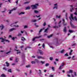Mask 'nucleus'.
<instances>
[{
    "label": "nucleus",
    "instance_id": "f257e3e1",
    "mask_svg": "<svg viewBox=\"0 0 77 77\" xmlns=\"http://www.w3.org/2000/svg\"><path fill=\"white\" fill-rule=\"evenodd\" d=\"M38 4H36L35 5H32L31 6L32 9H36V8H37V6H38Z\"/></svg>",
    "mask_w": 77,
    "mask_h": 77
},
{
    "label": "nucleus",
    "instance_id": "f03ea898",
    "mask_svg": "<svg viewBox=\"0 0 77 77\" xmlns=\"http://www.w3.org/2000/svg\"><path fill=\"white\" fill-rule=\"evenodd\" d=\"M0 39H2V40L1 41V42H5V41H6V42H10L9 40L5 39V38H3L2 37L0 38Z\"/></svg>",
    "mask_w": 77,
    "mask_h": 77
},
{
    "label": "nucleus",
    "instance_id": "7ed1b4c3",
    "mask_svg": "<svg viewBox=\"0 0 77 77\" xmlns=\"http://www.w3.org/2000/svg\"><path fill=\"white\" fill-rule=\"evenodd\" d=\"M18 23L17 22H16L15 23H13L11 24V27H19V26H18V25H17L16 26L15 25H13V24H16V23Z\"/></svg>",
    "mask_w": 77,
    "mask_h": 77
},
{
    "label": "nucleus",
    "instance_id": "20e7f679",
    "mask_svg": "<svg viewBox=\"0 0 77 77\" xmlns=\"http://www.w3.org/2000/svg\"><path fill=\"white\" fill-rule=\"evenodd\" d=\"M70 24L72 28H73L74 29H75L76 28V26L72 24V23L71 22H70Z\"/></svg>",
    "mask_w": 77,
    "mask_h": 77
},
{
    "label": "nucleus",
    "instance_id": "39448f33",
    "mask_svg": "<svg viewBox=\"0 0 77 77\" xmlns=\"http://www.w3.org/2000/svg\"><path fill=\"white\" fill-rule=\"evenodd\" d=\"M38 51L41 55H43L44 54V52L38 49Z\"/></svg>",
    "mask_w": 77,
    "mask_h": 77
},
{
    "label": "nucleus",
    "instance_id": "423d86ee",
    "mask_svg": "<svg viewBox=\"0 0 77 77\" xmlns=\"http://www.w3.org/2000/svg\"><path fill=\"white\" fill-rule=\"evenodd\" d=\"M41 38V36H39L38 37H36L33 38V39H32V41H34L35 40V39H36V38Z\"/></svg>",
    "mask_w": 77,
    "mask_h": 77
},
{
    "label": "nucleus",
    "instance_id": "0eeeda50",
    "mask_svg": "<svg viewBox=\"0 0 77 77\" xmlns=\"http://www.w3.org/2000/svg\"><path fill=\"white\" fill-rule=\"evenodd\" d=\"M19 61V59L17 57H16L15 62H18Z\"/></svg>",
    "mask_w": 77,
    "mask_h": 77
},
{
    "label": "nucleus",
    "instance_id": "6e6552de",
    "mask_svg": "<svg viewBox=\"0 0 77 77\" xmlns=\"http://www.w3.org/2000/svg\"><path fill=\"white\" fill-rule=\"evenodd\" d=\"M66 31H67L66 27H65L64 28V29H63V32H65V33H66Z\"/></svg>",
    "mask_w": 77,
    "mask_h": 77
},
{
    "label": "nucleus",
    "instance_id": "1a4fd4ad",
    "mask_svg": "<svg viewBox=\"0 0 77 77\" xmlns=\"http://www.w3.org/2000/svg\"><path fill=\"white\" fill-rule=\"evenodd\" d=\"M63 26H66V25L67 23H66L65 24V20H64V19H63Z\"/></svg>",
    "mask_w": 77,
    "mask_h": 77
},
{
    "label": "nucleus",
    "instance_id": "9d476101",
    "mask_svg": "<svg viewBox=\"0 0 77 77\" xmlns=\"http://www.w3.org/2000/svg\"><path fill=\"white\" fill-rule=\"evenodd\" d=\"M37 58L38 59H44V57H42L41 56H37Z\"/></svg>",
    "mask_w": 77,
    "mask_h": 77
},
{
    "label": "nucleus",
    "instance_id": "9b49d317",
    "mask_svg": "<svg viewBox=\"0 0 77 77\" xmlns=\"http://www.w3.org/2000/svg\"><path fill=\"white\" fill-rule=\"evenodd\" d=\"M15 51H19V52H17V54H19V53H21V52H20V50H17L15 49H14Z\"/></svg>",
    "mask_w": 77,
    "mask_h": 77
},
{
    "label": "nucleus",
    "instance_id": "f8f14e48",
    "mask_svg": "<svg viewBox=\"0 0 77 77\" xmlns=\"http://www.w3.org/2000/svg\"><path fill=\"white\" fill-rule=\"evenodd\" d=\"M69 32L70 33H73V32H74V31L69 29Z\"/></svg>",
    "mask_w": 77,
    "mask_h": 77
},
{
    "label": "nucleus",
    "instance_id": "ddd939ff",
    "mask_svg": "<svg viewBox=\"0 0 77 77\" xmlns=\"http://www.w3.org/2000/svg\"><path fill=\"white\" fill-rule=\"evenodd\" d=\"M64 65V63H62V65H61L60 66V67L59 69H61V68H62V66H63Z\"/></svg>",
    "mask_w": 77,
    "mask_h": 77
},
{
    "label": "nucleus",
    "instance_id": "4468645a",
    "mask_svg": "<svg viewBox=\"0 0 77 77\" xmlns=\"http://www.w3.org/2000/svg\"><path fill=\"white\" fill-rule=\"evenodd\" d=\"M70 7H72V9H70V12H72V10L74 9L73 8V7L72 5H70Z\"/></svg>",
    "mask_w": 77,
    "mask_h": 77
},
{
    "label": "nucleus",
    "instance_id": "2eb2a0df",
    "mask_svg": "<svg viewBox=\"0 0 77 77\" xmlns=\"http://www.w3.org/2000/svg\"><path fill=\"white\" fill-rule=\"evenodd\" d=\"M16 30V29L15 28H13L10 29L9 31H13V30Z\"/></svg>",
    "mask_w": 77,
    "mask_h": 77
},
{
    "label": "nucleus",
    "instance_id": "dca6fc26",
    "mask_svg": "<svg viewBox=\"0 0 77 77\" xmlns=\"http://www.w3.org/2000/svg\"><path fill=\"white\" fill-rule=\"evenodd\" d=\"M48 28H47L45 30V31L44 32L45 33V32H46V33H48Z\"/></svg>",
    "mask_w": 77,
    "mask_h": 77
},
{
    "label": "nucleus",
    "instance_id": "f3484780",
    "mask_svg": "<svg viewBox=\"0 0 77 77\" xmlns=\"http://www.w3.org/2000/svg\"><path fill=\"white\" fill-rule=\"evenodd\" d=\"M73 15L72 14H71V15H70V17L72 19V20H74V17H73Z\"/></svg>",
    "mask_w": 77,
    "mask_h": 77
},
{
    "label": "nucleus",
    "instance_id": "a211bd4d",
    "mask_svg": "<svg viewBox=\"0 0 77 77\" xmlns=\"http://www.w3.org/2000/svg\"><path fill=\"white\" fill-rule=\"evenodd\" d=\"M21 40L23 41H24L26 40V39L24 37H22Z\"/></svg>",
    "mask_w": 77,
    "mask_h": 77
},
{
    "label": "nucleus",
    "instance_id": "6ab92c4d",
    "mask_svg": "<svg viewBox=\"0 0 77 77\" xmlns=\"http://www.w3.org/2000/svg\"><path fill=\"white\" fill-rule=\"evenodd\" d=\"M5 63L7 64V66L8 67L9 66V63H8L7 62H6Z\"/></svg>",
    "mask_w": 77,
    "mask_h": 77
},
{
    "label": "nucleus",
    "instance_id": "aec40b11",
    "mask_svg": "<svg viewBox=\"0 0 77 77\" xmlns=\"http://www.w3.org/2000/svg\"><path fill=\"white\" fill-rule=\"evenodd\" d=\"M52 36H53V34H51L50 35H48V38H51V37H52Z\"/></svg>",
    "mask_w": 77,
    "mask_h": 77
},
{
    "label": "nucleus",
    "instance_id": "412c9836",
    "mask_svg": "<svg viewBox=\"0 0 77 77\" xmlns=\"http://www.w3.org/2000/svg\"><path fill=\"white\" fill-rule=\"evenodd\" d=\"M1 27H2L1 30H3V29L4 28V26H3V25H2Z\"/></svg>",
    "mask_w": 77,
    "mask_h": 77
},
{
    "label": "nucleus",
    "instance_id": "4be33fe9",
    "mask_svg": "<svg viewBox=\"0 0 77 77\" xmlns=\"http://www.w3.org/2000/svg\"><path fill=\"white\" fill-rule=\"evenodd\" d=\"M30 9V7L29 6L26 7V10H27L28 9Z\"/></svg>",
    "mask_w": 77,
    "mask_h": 77
},
{
    "label": "nucleus",
    "instance_id": "5701e85b",
    "mask_svg": "<svg viewBox=\"0 0 77 77\" xmlns=\"http://www.w3.org/2000/svg\"><path fill=\"white\" fill-rule=\"evenodd\" d=\"M8 72H12V70H11V69H8Z\"/></svg>",
    "mask_w": 77,
    "mask_h": 77
},
{
    "label": "nucleus",
    "instance_id": "b1692460",
    "mask_svg": "<svg viewBox=\"0 0 77 77\" xmlns=\"http://www.w3.org/2000/svg\"><path fill=\"white\" fill-rule=\"evenodd\" d=\"M35 62H37V63H38L39 62V60L37 59H35Z\"/></svg>",
    "mask_w": 77,
    "mask_h": 77
},
{
    "label": "nucleus",
    "instance_id": "393cba45",
    "mask_svg": "<svg viewBox=\"0 0 77 77\" xmlns=\"http://www.w3.org/2000/svg\"><path fill=\"white\" fill-rule=\"evenodd\" d=\"M64 51H65V50H63L61 51H60V53H63Z\"/></svg>",
    "mask_w": 77,
    "mask_h": 77
},
{
    "label": "nucleus",
    "instance_id": "a878e982",
    "mask_svg": "<svg viewBox=\"0 0 77 77\" xmlns=\"http://www.w3.org/2000/svg\"><path fill=\"white\" fill-rule=\"evenodd\" d=\"M36 63V62L35 61H31V63L32 64H34Z\"/></svg>",
    "mask_w": 77,
    "mask_h": 77
},
{
    "label": "nucleus",
    "instance_id": "bb28decb",
    "mask_svg": "<svg viewBox=\"0 0 77 77\" xmlns=\"http://www.w3.org/2000/svg\"><path fill=\"white\" fill-rule=\"evenodd\" d=\"M26 68H29V67H30V65H29L26 66Z\"/></svg>",
    "mask_w": 77,
    "mask_h": 77
},
{
    "label": "nucleus",
    "instance_id": "cd10ccee",
    "mask_svg": "<svg viewBox=\"0 0 77 77\" xmlns=\"http://www.w3.org/2000/svg\"><path fill=\"white\" fill-rule=\"evenodd\" d=\"M34 12L35 14H37V13H38V11H36V10H35Z\"/></svg>",
    "mask_w": 77,
    "mask_h": 77
},
{
    "label": "nucleus",
    "instance_id": "c85d7f7f",
    "mask_svg": "<svg viewBox=\"0 0 77 77\" xmlns=\"http://www.w3.org/2000/svg\"><path fill=\"white\" fill-rule=\"evenodd\" d=\"M76 45V43H73L72 45V46H75Z\"/></svg>",
    "mask_w": 77,
    "mask_h": 77
},
{
    "label": "nucleus",
    "instance_id": "c756f323",
    "mask_svg": "<svg viewBox=\"0 0 77 77\" xmlns=\"http://www.w3.org/2000/svg\"><path fill=\"white\" fill-rule=\"evenodd\" d=\"M21 14H24V12H21L19 14L20 15H21Z\"/></svg>",
    "mask_w": 77,
    "mask_h": 77
},
{
    "label": "nucleus",
    "instance_id": "7c9ffc66",
    "mask_svg": "<svg viewBox=\"0 0 77 77\" xmlns=\"http://www.w3.org/2000/svg\"><path fill=\"white\" fill-rule=\"evenodd\" d=\"M35 26L36 27H39V26L38 25H36V23H35V24H34Z\"/></svg>",
    "mask_w": 77,
    "mask_h": 77
},
{
    "label": "nucleus",
    "instance_id": "2f4dec72",
    "mask_svg": "<svg viewBox=\"0 0 77 77\" xmlns=\"http://www.w3.org/2000/svg\"><path fill=\"white\" fill-rule=\"evenodd\" d=\"M56 17H57V18H60V15L58 17V16L57 15Z\"/></svg>",
    "mask_w": 77,
    "mask_h": 77
},
{
    "label": "nucleus",
    "instance_id": "473e14b6",
    "mask_svg": "<svg viewBox=\"0 0 77 77\" xmlns=\"http://www.w3.org/2000/svg\"><path fill=\"white\" fill-rule=\"evenodd\" d=\"M32 22H36V20H31Z\"/></svg>",
    "mask_w": 77,
    "mask_h": 77
},
{
    "label": "nucleus",
    "instance_id": "72a5a7b5",
    "mask_svg": "<svg viewBox=\"0 0 77 77\" xmlns=\"http://www.w3.org/2000/svg\"><path fill=\"white\" fill-rule=\"evenodd\" d=\"M45 66H49V64L48 63L46 64L45 65Z\"/></svg>",
    "mask_w": 77,
    "mask_h": 77
},
{
    "label": "nucleus",
    "instance_id": "f704fd0d",
    "mask_svg": "<svg viewBox=\"0 0 77 77\" xmlns=\"http://www.w3.org/2000/svg\"><path fill=\"white\" fill-rule=\"evenodd\" d=\"M14 58V57H11L10 58V60H12V59Z\"/></svg>",
    "mask_w": 77,
    "mask_h": 77
},
{
    "label": "nucleus",
    "instance_id": "c9c22d12",
    "mask_svg": "<svg viewBox=\"0 0 77 77\" xmlns=\"http://www.w3.org/2000/svg\"><path fill=\"white\" fill-rule=\"evenodd\" d=\"M22 35L20 33H19L17 35L18 36H21Z\"/></svg>",
    "mask_w": 77,
    "mask_h": 77
},
{
    "label": "nucleus",
    "instance_id": "e433bc0d",
    "mask_svg": "<svg viewBox=\"0 0 77 77\" xmlns=\"http://www.w3.org/2000/svg\"><path fill=\"white\" fill-rule=\"evenodd\" d=\"M13 11V10H11L9 12V14H11L12 11Z\"/></svg>",
    "mask_w": 77,
    "mask_h": 77
},
{
    "label": "nucleus",
    "instance_id": "4c0bfd02",
    "mask_svg": "<svg viewBox=\"0 0 77 77\" xmlns=\"http://www.w3.org/2000/svg\"><path fill=\"white\" fill-rule=\"evenodd\" d=\"M65 56H68V53H66L65 54Z\"/></svg>",
    "mask_w": 77,
    "mask_h": 77
},
{
    "label": "nucleus",
    "instance_id": "58836bf2",
    "mask_svg": "<svg viewBox=\"0 0 77 77\" xmlns=\"http://www.w3.org/2000/svg\"><path fill=\"white\" fill-rule=\"evenodd\" d=\"M52 69L54 71V67H52Z\"/></svg>",
    "mask_w": 77,
    "mask_h": 77
},
{
    "label": "nucleus",
    "instance_id": "ea45409f",
    "mask_svg": "<svg viewBox=\"0 0 77 77\" xmlns=\"http://www.w3.org/2000/svg\"><path fill=\"white\" fill-rule=\"evenodd\" d=\"M46 26V23L45 22L43 24V26Z\"/></svg>",
    "mask_w": 77,
    "mask_h": 77
},
{
    "label": "nucleus",
    "instance_id": "a19ab883",
    "mask_svg": "<svg viewBox=\"0 0 77 77\" xmlns=\"http://www.w3.org/2000/svg\"><path fill=\"white\" fill-rule=\"evenodd\" d=\"M55 8H56V9H57V7L55 6L54 7L53 9H54Z\"/></svg>",
    "mask_w": 77,
    "mask_h": 77
},
{
    "label": "nucleus",
    "instance_id": "79ce46f5",
    "mask_svg": "<svg viewBox=\"0 0 77 77\" xmlns=\"http://www.w3.org/2000/svg\"><path fill=\"white\" fill-rule=\"evenodd\" d=\"M69 71L70 73H72V70H69Z\"/></svg>",
    "mask_w": 77,
    "mask_h": 77
},
{
    "label": "nucleus",
    "instance_id": "37998d69",
    "mask_svg": "<svg viewBox=\"0 0 77 77\" xmlns=\"http://www.w3.org/2000/svg\"><path fill=\"white\" fill-rule=\"evenodd\" d=\"M68 15V13H66V15H65V16L66 17V20H67V15Z\"/></svg>",
    "mask_w": 77,
    "mask_h": 77
},
{
    "label": "nucleus",
    "instance_id": "c03bdc74",
    "mask_svg": "<svg viewBox=\"0 0 77 77\" xmlns=\"http://www.w3.org/2000/svg\"><path fill=\"white\" fill-rule=\"evenodd\" d=\"M75 57V56H73L72 57V59L73 60H75V58H74Z\"/></svg>",
    "mask_w": 77,
    "mask_h": 77
},
{
    "label": "nucleus",
    "instance_id": "a18cd8bd",
    "mask_svg": "<svg viewBox=\"0 0 77 77\" xmlns=\"http://www.w3.org/2000/svg\"><path fill=\"white\" fill-rule=\"evenodd\" d=\"M74 75H75V76H76V75H77V73H76V72H74Z\"/></svg>",
    "mask_w": 77,
    "mask_h": 77
},
{
    "label": "nucleus",
    "instance_id": "49530a36",
    "mask_svg": "<svg viewBox=\"0 0 77 77\" xmlns=\"http://www.w3.org/2000/svg\"><path fill=\"white\" fill-rule=\"evenodd\" d=\"M42 47L44 48H45V44H44V43L43 44Z\"/></svg>",
    "mask_w": 77,
    "mask_h": 77
},
{
    "label": "nucleus",
    "instance_id": "de8ad7c7",
    "mask_svg": "<svg viewBox=\"0 0 77 77\" xmlns=\"http://www.w3.org/2000/svg\"><path fill=\"white\" fill-rule=\"evenodd\" d=\"M17 9V7H16L13 8L12 10H13V11H14V10H16Z\"/></svg>",
    "mask_w": 77,
    "mask_h": 77
},
{
    "label": "nucleus",
    "instance_id": "09e8293b",
    "mask_svg": "<svg viewBox=\"0 0 77 77\" xmlns=\"http://www.w3.org/2000/svg\"><path fill=\"white\" fill-rule=\"evenodd\" d=\"M11 51H9L7 52L6 53V54H8V53H11Z\"/></svg>",
    "mask_w": 77,
    "mask_h": 77
},
{
    "label": "nucleus",
    "instance_id": "8fccbe9b",
    "mask_svg": "<svg viewBox=\"0 0 77 77\" xmlns=\"http://www.w3.org/2000/svg\"><path fill=\"white\" fill-rule=\"evenodd\" d=\"M29 3V2H24V4H27V3Z\"/></svg>",
    "mask_w": 77,
    "mask_h": 77
},
{
    "label": "nucleus",
    "instance_id": "3c124183",
    "mask_svg": "<svg viewBox=\"0 0 77 77\" xmlns=\"http://www.w3.org/2000/svg\"><path fill=\"white\" fill-rule=\"evenodd\" d=\"M42 30H43L42 29H41L39 31V33H40V32H41L42 31Z\"/></svg>",
    "mask_w": 77,
    "mask_h": 77
},
{
    "label": "nucleus",
    "instance_id": "603ef678",
    "mask_svg": "<svg viewBox=\"0 0 77 77\" xmlns=\"http://www.w3.org/2000/svg\"><path fill=\"white\" fill-rule=\"evenodd\" d=\"M26 28H27V26L25 25L24 27V29H26Z\"/></svg>",
    "mask_w": 77,
    "mask_h": 77
},
{
    "label": "nucleus",
    "instance_id": "864d4df0",
    "mask_svg": "<svg viewBox=\"0 0 77 77\" xmlns=\"http://www.w3.org/2000/svg\"><path fill=\"white\" fill-rule=\"evenodd\" d=\"M39 71L40 72L39 73V74H41V70H40V69H39Z\"/></svg>",
    "mask_w": 77,
    "mask_h": 77
},
{
    "label": "nucleus",
    "instance_id": "5fc2aeb1",
    "mask_svg": "<svg viewBox=\"0 0 77 77\" xmlns=\"http://www.w3.org/2000/svg\"><path fill=\"white\" fill-rule=\"evenodd\" d=\"M55 60L58 62V61H59V59L57 58H56L55 59Z\"/></svg>",
    "mask_w": 77,
    "mask_h": 77
},
{
    "label": "nucleus",
    "instance_id": "6e6d98bb",
    "mask_svg": "<svg viewBox=\"0 0 77 77\" xmlns=\"http://www.w3.org/2000/svg\"><path fill=\"white\" fill-rule=\"evenodd\" d=\"M41 62L42 63V64H44V63H45L44 62H43L42 61H41Z\"/></svg>",
    "mask_w": 77,
    "mask_h": 77
},
{
    "label": "nucleus",
    "instance_id": "4d7b16f0",
    "mask_svg": "<svg viewBox=\"0 0 77 77\" xmlns=\"http://www.w3.org/2000/svg\"><path fill=\"white\" fill-rule=\"evenodd\" d=\"M49 77H53V75H50V76H49Z\"/></svg>",
    "mask_w": 77,
    "mask_h": 77
},
{
    "label": "nucleus",
    "instance_id": "13d9d810",
    "mask_svg": "<svg viewBox=\"0 0 77 77\" xmlns=\"http://www.w3.org/2000/svg\"><path fill=\"white\" fill-rule=\"evenodd\" d=\"M53 59V58L51 57L50 58V60H52V59Z\"/></svg>",
    "mask_w": 77,
    "mask_h": 77
},
{
    "label": "nucleus",
    "instance_id": "bf43d9fd",
    "mask_svg": "<svg viewBox=\"0 0 77 77\" xmlns=\"http://www.w3.org/2000/svg\"><path fill=\"white\" fill-rule=\"evenodd\" d=\"M32 70H30V72H29V74H32Z\"/></svg>",
    "mask_w": 77,
    "mask_h": 77
},
{
    "label": "nucleus",
    "instance_id": "052dcab7",
    "mask_svg": "<svg viewBox=\"0 0 77 77\" xmlns=\"http://www.w3.org/2000/svg\"><path fill=\"white\" fill-rule=\"evenodd\" d=\"M25 31L23 30V31H21V33H24V32Z\"/></svg>",
    "mask_w": 77,
    "mask_h": 77
},
{
    "label": "nucleus",
    "instance_id": "680f3d73",
    "mask_svg": "<svg viewBox=\"0 0 77 77\" xmlns=\"http://www.w3.org/2000/svg\"><path fill=\"white\" fill-rule=\"evenodd\" d=\"M3 69H5V70H6V69H7L6 68V67H4Z\"/></svg>",
    "mask_w": 77,
    "mask_h": 77
},
{
    "label": "nucleus",
    "instance_id": "e2e57ef3",
    "mask_svg": "<svg viewBox=\"0 0 77 77\" xmlns=\"http://www.w3.org/2000/svg\"><path fill=\"white\" fill-rule=\"evenodd\" d=\"M67 74H70V72H69V71H68L67 72Z\"/></svg>",
    "mask_w": 77,
    "mask_h": 77
},
{
    "label": "nucleus",
    "instance_id": "0e129e2a",
    "mask_svg": "<svg viewBox=\"0 0 77 77\" xmlns=\"http://www.w3.org/2000/svg\"><path fill=\"white\" fill-rule=\"evenodd\" d=\"M32 58H35V56H32Z\"/></svg>",
    "mask_w": 77,
    "mask_h": 77
},
{
    "label": "nucleus",
    "instance_id": "69168bd1",
    "mask_svg": "<svg viewBox=\"0 0 77 77\" xmlns=\"http://www.w3.org/2000/svg\"><path fill=\"white\" fill-rule=\"evenodd\" d=\"M23 47H24V46L23 45L22 46L20 47V48H23Z\"/></svg>",
    "mask_w": 77,
    "mask_h": 77
},
{
    "label": "nucleus",
    "instance_id": "338daca9",
    "mask_svg": "<svg viewBox=\"0 0 77 77\" xmlns=\"http://www.w3.org/2000/svg\"><path fill=\"white\" fill-rule=\"evenodd\" d=\"M74 14L75 15H77V12H75L74 13Z\"/></svg>",
    "mask_w": 77,
    "mask_h": 77
},
{
    "label": "nucleus",
    "instance_id": "774afa93",
    "mask_svg": "<svg viewBox=\"0 0 77 77\" xmlns=\"http://www.w3.org/2000/svg\"><path fill=\"white\" fill-rule=\"evenodd\" d=\"M12 39L13 40V41H14V40H15V38H14V37H13V38H12Z\"/></svg>",
    "mask_w": 77,
    "mask_h": 77
}]
</instances>
